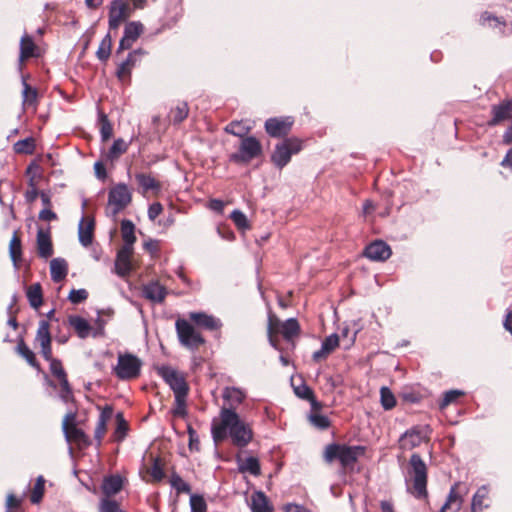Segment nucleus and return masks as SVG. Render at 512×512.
<instances>
[{
    "instance_id": "20e7f679",
    "label": "nucleus",
    "mask_w": 512,
    "mask_h": 512,
    "mask_svg": "<svg viewBox=\"0 0 512 512\" xmlns=\"http://www.w3.org/2000/svg\"><path fill=\"white\" fill-rule=\"evenodd\" d=\"M175 329L179 343L189 350H197L205 343L204 337L186 319H177Z\"/></svg>"
},
{
    "instance_id": "052dcab7",
    "label": "nucleus",
    "mask_w": 512,
    "mask_h": 512,
    "mask_svg": "<svg viewBox=\"0 0 512 512\" xmlns=\"http://www.w3.org/2000/svg\"><path fill=\"white\" fill-rule=\"evenodd\" d=\"M88 297V292L85 289L72 290L68 296V299L74 303L78 304L85 301Z\"/></svg>"
},
{
    "instance_id": "b1692460",
    "label": "nucleus",
    "mask_w": 512,
    "mask_h": 512,
    "mask_svg": "<svg viewBox=\"0 0 512 512\" xmlns=\"http://www.w3.org/2000/svg\"><path fill=\"white\" fill-rule=\"evenodd\" d=\"M37 250L42 258H48L53 254L51 237L48 231L39 229L37 232Z\"/></svg>"
},
{
    "instance_id": "7c9ffc66",
    "label": "nucleus",
    "mask_w": 512,
    "mask_h": 512,
    "mask_svg": "<svg viewBox=\"0 0 512 512\" xmlns=\"http://www.w3.org/2000/svg\"><path fill=\"white\" fill-rule=\"evenodd\" d=\"M489 489L486 485L481 486L472 497L471 511L482 512L488 505H484V500L488 497Z\"/></svg>"
},
{
    "instance_id": "2eb2a0df",
    "label": "nucleus",
    "mask_w": 512,
    "mask_h": 512,
    "mask_svg": "<svg viewBox=\"0 0 512 512\" xmlns=\"http://www.w3.org/2000/svg\"><path fill=\"white\" fill-rule=\"evenodd\" d=\"M293 125L291 117H274L265 122V130L271 137H282L289 133Z\"/></svg>"
},
{
    "instance_id": "a878e982",
    "label": "nucleus",
    "mask_w": 512,
    "mask_h": 512,
    "mask_svg": "<svg viewBox=\"0 0 512 512\" xmlns=\"http://www.w3.org/2000/svg\"><path fill=\"white\" fill-rule=\"evenodd\" d=\"M250 507H251L252 512H272L273 511V508L270 505L266 495L261 491L254 492L252 494Z\"/></svg>"
},
{
    "instance_id": "f257e3e1",
    "label": "nucleus",
    "mask_w": 512,
    "mask_h": 512,
    "mask_svg": "<svg viewBox=\"0 0 512 512\" xmlns=\"http://www.w3.org/2000/svg\"><path fill=\"white\" fill-rule=\"evenodd\" d=\"M211 434L215 443L230 437L232 443L240 448L247 446L253 438L250 424L233 409L220 410L219 417L212 420Z\"/></svg>"
},
{
    "instance_id": "cd10ccee",
    "label": "nucleus",
    "mask_w": 512,
    "mask_h": 512,
    "mask_svg": "<svg viewBox=\"0 0 512 512\" xmlns=\"http://www.w3.org/2000/svg\"><path fill=\"white\" fill-rule=\"evenodd\" d=\"M127 144L123 139H117L112 146L104 153L103 158L105 162L113 164L118 158L126 153Z\"/></svg>"
},
{
    "instance_id": "393cba45",
    "label": "nucleus",
    "mask_w": 512,
    "mask_h": 512,
    "mask_svg": "<svg viewBox=\"0 0 512 512\" xmlns=\"http://www.w3.org/2000/svg\"><path fill=\"white\" fill-rule=\"evenodd\" d=\"M144 296L153 302H162L166 296V289L158 282H151L143 287Z\"/></svg>"
},
{
    "instance_id": "c03bdc74",
    "label": "nucleus",
    "mask_w": 512,
    "mask_h": 512,
    "mask_svg": "<svg viewBox=\"0 0 512 512\" xmlns=\"http://www.w3.org/2000/svg\"><path fill=\"white\" fill-rule=\"evenodd\" d=\"M381 404L385 410H390L396 405V399L388 387L380 389Z\"/></svg>"
},
{
    "instance_id": "79ce46f5",
    "label": "nucleus",
    "mask_w": 512,
    "mask_h": 512,
    "mask_svg": "<svg viewBox=\"0 0 512 512\" xmlns=\"http://www.w3.org/2000/svg\"><path fill=\"white\" fill-rule=\"evenodd\" d=\"M45 479L43 476H39L36 479V483L32 489L30 500L34 504H38L44 495Z\"/></svg>"
},
{
    "instance_id": "72a5a7b5",
    "label": "nucleus",
    "mask_w": 512,
    "mask_h": 512,
    "mask_svg": "<svg viewBox=\"0 0 512 512\" xmlns=\"http://www.w3.org/2000/svg\"><path fill=\"white\" fill-rule=\"evenodd\" d=\"M9 253L12 261L14 262V265L17 267L18 263L21 260L22 256V246H21V240L19 236L17 235V232H15L10 240L9 243Z\"/></svg>"
},
{
    "instance_id": "603ef678",
    "label": "nucleus",
    "mask_w": 512,
    "mask_h": 512,
    "mask_svg": "<svg viewBox=\"0 0 512 512\" xmlns=\"http://www.w3.org/2000/svg\"><path fill=\"white\" fill-rule=\"evenodd\" d=\"M149 474L155 482H160L164 478V471L159 459H154L153 465L149 469Z\"/></svg>"
},
{
    "instance_id": "e2e57ef3",
    "label": "nucleus",
    "mask_w": 512,
    "mask_h": 512,
    "mask_svg": "<svg viewBox=\"0 0 512 512\" xmlns=\"http://www.w3.org/2000/svg\"><path fill=\"white\" fill-rule=\"evenodd\" d=\"M143 32V25L140 22H130V42L135 41Z\"/></svg>"
},
{
    "instance_id": "aec40b11",
    "label": "nucleus",
    "mask_w": 512,
    "mask_h": 512,
    "mask_svg": "<svg viewBox=\"0 0 512 512\" xmlns=\"http://www.w3.org/2000/svg\"><path fill=\"white\" fill-rule=\"evenodd\" d=\"M340 338L337 334H331L327 336L322 344L321 348L312 354V359L315 362L325 360L339 345Z\"/></svg>"
},
{
    "instance_id": "f8f14e48",
    "label": "nucleus",
    "mask_w": 512,
    "mask_h": 512,
    "mask_svg": "<svg viewBox=\"0 0 512 512\" xmlns=\"http://www.w3.org/2000/svg\"><path fill=\"white\" fill-rule=\"evenodd\" d=\"M121 234L123 246L117 252L115 260V273L126 279L128 277V220H121Z\"/></svg>"
},
{
    "instance_id": "4d7b16f0",
    "label": "nucleus",
    "mask_w": 512,
    "mask_h": 512,
    "mask_svg": "<svg viewBox=\"0 0 512 512\" xmlns=\"http://www.w3.org/2000/svg\"><path fill=\"white\" fill-rule=\"evenodd\" d=\"M100 125H101L100 132H101L102 140L106 141L112 136V126L109 123V121L105 115H101Z\"/></svg>"
},
{
    "instance_id": "dca6fc26",
    "label": "nucleus",
    "mask_w": 512,
    "mask_h": 512,
    "mask_svg": "<svg viewBox=\"0 0 512 512\" xmlns=\"http://www.w3.org/2000/svg\"><path fill=\"white\" fill-rule=\"evenodd\" d=\"M128 17V3L125 0H114L109 12V27L117 29Z\"/></svg>"
},
{
    "instance_id": "864d4df0",
    "label": "nucleus",
    "mask_w": 512,
    "mask_h": 512,
    "mask_svg": "<svg viewBox=\"0 0 512 512\" xmlns=\"http://www.w3.org/2000/svg\"><path fill=\"white\" fill-rule=\"evenodd\" d=\"M310 422L319 429H326L330 426L328 417L319 413L311 414Z\"/></svg>"
},
{
    "instance_id": "5701e85b",
    "label": "nucleus",
    "mask_w": 512,
    "mask_h": 512,
    "mask_svg": "<svg viewBox=\"0 0 512 512\" xmlns=\"http://www.w3.org/2000/svg\"><path fill=\"white\" fill-rule=\"evenodd\" d=\"M94 220L91 218H82L78 226L80 243L87 247L93 241Z\"/></svg>"
},
{
    "instance_id": "c756f323",
    "label": "nucleus",
    "mask_w": 512,
    "mask_h": 512,
    "mask_svg": "<svg viewBox=\"0 0 512 512\" xmlns=\"http://www.w3.org/2000/svg\"><path fill=\"white\" fill-rule=\"evenodd\" d=\"M69 323L73 327L77 335L82 339L88 337L92 330V327L90 326L88 321L80 316H70Z\"/></svg>"
},
{
    "instance_id": "4c0bfd02",
    "label": "nucleus",
    "mask_w": 512,
    "mask_h": 512,
    "mask_svg": "<svg viewBox=\"0 0 512 512\" xmlns=\"http://www.w3.org/2000/svg\"><path fill=\"white\" fill-rule=\"evenodd\" d=\"M136 179L144 193L149 191H157L159 189L158 183L150 175L139 174L136 176Z\"/></svg>"
},
{
    "instance_id": "6e6d98bb",
    "label": "nucleus",
    "mask_w": 512,
    "mask_h": 512,
    "mask_svg": "<svg viewBox=\"0 0 512 512\" xmlns=\"http://www.w3.org/2000/svg\"><path fill=\"white\" fill-rule=\"evenodd\" d=\"M14 147L18 153H32L34 150V142L32 139L20 140Z\"/></svg>"
},
{
    "instance_id": "bb28decb",
    "label": "nucleus",
    "mask_w": 512,
    "mask_h": 512,
    "mask_svg": "<svg viewBox=\"0 0 512 512\" xmlns=\"http://www.w3.org/2000/svg\"><path fill=\"white\" fill-rule=\"evenodd\" d=\"M51 278L54 282L62 281L68 273V264L62 258H55L50 262Z\"/></svg>"
},
{
    "instance_id": "7ed1b4c3",
    "label": "nucleus",
    "mask_w": 512,
    "mask_h": 512,
    "mask_svg": "<svg viewBox=\"0 0 512 512\" xmlns=\"http://www.w3.org/2000/svg\"><path fill=\"white\" fill-rule=\"evenodd\" d=\"M410 475L413 479V489L416 498H425L427 496V467L419 454L411 455Z\"/></svg>"
},
{
    "instance_id": "1a4fd4ad",
    "label": "nucleus",
    "mask_w": 512,
    "mask_h": 512,
    "mask_svg": "<svg viewBox=\"0 0 512 512\" xmlns=\"http://www.w3.org/2000/svg\"><path fill=\"white\" fill-rule=\"evenodd\" d=\"M158 374L170 386L174 395L187 396L188 385L180 372L170 366H161L158 368Z\"/></svg>"
},
{
    "instance_id": "49530a36",
    "label": "nucleus",
    "mask_w": 512,
    "mask_h": 512,
    "mask_svg": "<svg viewBox=\"0 0 512 512\" xmlns=\"http://www.w3.org/2000/svg\"><path fill=\"white\" fill-rule=\"evenodd\" d=\"M170 485L177 491V493H190L191 491L190 485L176 473L171 475Z\"/></svg>"
},
{
    "instance_id": "ea45409f",
    "label": "nucleus",
    "mask_w": 512,
    "mask_h": 512,
    "mask_svg": "<svg viewBox=\"0 0 512 512\" xmlns=\"http://www.w3.org/2000/svg\"><path fill=\"white\" fill-rule=\"evenodd\" d=\"M22 96L24 108H35L37 100V91L30 87L25 81L23 82Z\"/></svg>"
},
{
    "instance_id": "338daca9",
    "label": "nucleus",
    "mask_w": 512,
    "mask_h": 512,
    "mask_svg": "<svg viewBox=\"0 0 512 512\" xmlns=\"http://www.w3.org/2000/svg\"><path fill=\"white\" fill-rule=\"evenodd\" d=\"M144 248L151 255H155V254H157V252L159 250V242L157 240L149 239L144 242Z\"/></svg>"
},
{
    "instance_id": "2f4dec72",
    "label": "nucleus",
    "mask_w": 512,
    "mask_h": 512,
    "mask_svg": "<svg viewBox=\"0 0 512 512\" xmlns=\"http://www.w3.org/2000/svg\"><path fill=\"white\" fill-rule=\"evenodd\" d=\"M36 45L29 35L25 34L20 41V61L35 56Z\"/></svg>"
},
{
    "instance_id": "c85d7f7f",
    "label": "nucleus",
    "mask_w": 512,
    "mask_h": 512,
    "mask_svg": "<svg viewBox=\"0 0 512 512\" xmlns=\"http://www.w3.org/2000/svg\"><path fill=\"white\" fill-rule=\"evenodd\" d=\"M123 480L117 475H113L104 479L102 484V491L109 499L110 496L115 495L122 489Z\"/></svg>"
},
{
    "instance_id": "39448f33",
    "label": "nucleus",
    "mask_w": 512,
    "mask_h": 512,
    "mask_svg": "<svg viewBox=\"0 0 512 512\" xmlns=\"http://www.w3.org/2000/svg\"><path fill=\"white\" fill-rule=\"evenodd\" d=\"M278 329H280L281 334L286 340H291L294 336H297L300 331L299 324L295 318H289L283 323H280L274 315H270L268 320L269 343L277 350L279 348L273 338V334L276 333Z\"/></svg>"
},
{
    "instance_id": "a211bd4d",
    "label": "nucleus",
    "mask_w": 512,
    "mask_h": 512,
    "mask_svg": "<svg viewBox=\"0 0 512 512\" xmlns=\"http://www.w3.org/2000/svg\"><path fill=\"white\" fill-rule=\"evenodd\" d=\"M188 316L196 326L205 330H218L222 325L219 319L205 312H190Z\"/></svg>"
},
{
    "instance_id": "9b49d317",
    "label": "nucleus",
    "mask_w": 512,
    "mask_h": 512,
    "mask_svg": "<svg viewBox=\"0 0 512 512\" xmlns=\"http://www.w3.org/2000/svg\"><path fill=\"white\" fill-rule=\"evenodd\" d=\"M469 488L462 482H456L450 488L447 499L440 509V512H458L460 511L465 496L468 494Z\"/></svg>"
},
{
    "instance_id": "680f3d73",
    "label": "nucleus",
    "mask_w": 512,
    "mask_h": 512,
    "mask_svg": "<svg viewBox=\"0 0 512 512\" xmlns=\"http://www.w3.org/2000/svg\"><path fill=\"white\" fill-rule=\"evenodd\" d=\"M141 362L140 360L130 354V378L137 377L140 373Z\"/></svg>"
},
{
    "instance_id": "09e8293b",
    "label": "nucleus",
    "mask_w": 512,
    "mask_h": 512,
    "mask_svg": "<svg viewBox=\"0 0 512 512\" xmlns=\"http://www.w3.org/2000/svg\"><path fill=\"white\" fill-rule=\"evenodd\" d=\"M115 373L123 380L128 379V354L119 356L118 365L115 367Z\"/></svg>"
},
{
    "instance_id": "f3484780",
    "label": "nucleus",
    "mask_w": 512,
    "mask_h": 512,
    "mask_svg": "<svg viewBox=\"0 0 512 512\" xmlns=\"http://www.w3.org/2000/svg\"><path fill=\"white\" fill-rule=\"evenodd\" d=\"M36 341L40 344L41 354L44 359H50V355L52 354L50 325L45 320L39 322Z\"/></svg>"
},
{
    "instance_id": "ddd939ff",
    "label": "nucleus",
    "mask_w": 512,
    "mask_h": 512,
    "mask_svg": "<svg viewBox=\"0 0 512 512\" xmlns=\"http://www.w3.org/2000/svg\"><path fill=\"white\" fill-rule=\"evenodd\" d=\"M62 429L68 442H74L77 445L88 444L87 436L76 425V415L74 413L70 412L65 415Z\"/></svg>"
},
{
    "instance_id": "58836bf2",
    "label": "nucleus",
    "mask_w": 512,
    "mask_h": 512,
    "mask_svg": "<svg viewBox=\"0 0 512 512\" xmlns=\"http://www.w3.org/2000/svg\"><path fill=\"white\" fill-rule=\"evenodd\" d=\"M239 470L241 472H249L250 474L257 476L260 474V464L257 458L247 457L244 461L239 464Z\"/></svg>"
},
{
    "instance_id": "13d9d810",
    "label": "nucleus",
    "mask_w": 512,
    "mask_h": 512,
    "mask_svg": "<svg viewBox=\"0 0 512 512\" xmlns=\"http://www.w3.org/2000/svg\"><path fill=\"white\" fill-rule=\"evenodd\" d=\"M186 396L175 395V407L173 409V414L175 416L183 417L186 414Z\"/></svg>"
},
{
    "instance_id": "3c124183",
    "label": "nucleus",
    "mask_w": 512,
    "mask_h": 512,
    "mask_svg": "<svg viewBox=\"0 0 512 512\" xmlns=\"http://www.w3.org/2000/svg\"><path fill=\"white\" fill-rule=\"evenodd\" d=\"M116 418H117L118 425H117V428L115 429L113 437L116 441H121L125 437L126 421H125L123 413H118Z\"/></svg>"
},
{
    "instance_id": "0eeeda50",
    "label": "nucleus",
    "mask_w": 512,
    "mask_h": 512,
    "mask_svg": "<svg viewBox=\"0 0 512 512\" xmlns=\"http://www.w3.org/2000/svg\"><path fill=\"white\" fill-rule=\"evenodd\" d=\"M429 426H413L399 438L398 445L403 451L412 450L429 439Z\"/></svg>"
},
{
    "instance_id": "4be33fe9",
    "label": "nucleus",
    "mask_w": 512,
    "mask_h": 512,
    "mask_svg": "<svg viewBox=\"0 0 512 512\" xmlns=\"http://www.w3.org/2000/svg\"><path fill=\"white\" fill-rule=\"evenodd\" d=\"M492 119L491 125H496L502 121L509 120L512 118V100L503 101L499 105L492 107Z\"/></svg>"
},
{
    "instance_id": "de8ad7c7",
    "label": "nucleus",
    "mask_w": 512,
    "mask_h": 512,
    "mask_svg": "<svg viewBox=\"0 0 512 512\" xmlns=\"http://www.w3.org/2000/svg\"><path fill=\"white\" fill-rule=\"evenodd\" d=\"M188 106L186 103H181L177 105L174 109L170 112V119L174 123H180L182 122L188 115Z\"/></svg>"
},
{
    "instance_id": "0e129e2a",
    "label": "nucleus",
    "mask_w": 512,
    "mask_h": 512,
    "mask_svg": "<svg viewBox=\"0 0 512 512\" xmlns=\"http://www.w3.org/2000/svg\"><path fill=\"white\" fill-rule=\"evenodd\" d=\"M162 212V205L160 203H153L148 208V217L150 220H155Z\"/></svg>"
},
{
    "instance_id": "4468645a",
    "label": "nucleus",
    "mask_w": 512,
    "mask_h": 512,
    "mask_svg": "<svg viewBox=\"0 0 512 512\" xmlns=\"http://www.w3.org/2000/svg\"><path fill=\"white\" fill-rule=\"evenodd\" d=\"M45 360L50 362L51 374L59 381L60 397L66 402L69 401L72 391L61 361L53 358L52 354L50 355V359Z\"/></svg>"
},
{
    "instance_id": "69168bd1",
    "label": "nucleus",
    "mask_w": 512,
    "mask_h": 512,
    "mask_svg": "<svg viewBox=\"0 0 512 512\" xmlns=\"http://www.w3.org/2000/svg\"><path fill=\"white\" fill-rule=\"evenodd\" d=\"M295 393L297 396H299L300 398L302 399H310L313 395V392L312 390L306 386V385H302L300 387H296L295 388Z\"/></svg>"
},
{
    "instance_id": "37998d69",
    "label": "nucleus",
    "mask_w": 512,
    "mask_h": 512,
    "mask_svg": "<svg viewBox=\"0 0 512 512\" xmlns=\"http://www.w3.org/2000/svg\"><path fill=\"white\" fill-rule=\"evenodd\" d=\"M230 218L238 229L243 231L250 229V223L242 211L238 209L233 210L230 214Z\"/></svg>"
},
{
    "instance_id": "6e6552de",
    "label": "nucleus",
    "mask_w": 512,
    "mask_h": 512,
    "mask_svg": "<svg viewBox=\"0 0 512 512\" xmlns=\"http://www.w3.org/2000/svg\"><path fill=\"white\" fill-rule=\"evenodd\" d=\"M262 153L261 143L253 136L241 139L239 150L230 156V160L238 163H248Z\"/></svg>"
},
{
    "instance_id": "f03ea898",
    "label": "nucleus",
    "mask_w": 512,
    "mask_h": 512,
    "mask_svg": "<svg viewBox=\"0 0 512 512\" xmlns=\"http://www.w3.org/2000/svg\"><path fill=\"white\" fill-rule=\"evenodd\" d=\"M363 452L364 448L361 446L330 444L325 448L324 459L329 463L338 460L346 468L353 465Z\"/></svg>"
},
{
    "instance_id": "a18cd8bd",
    "label": "nucleus",
    "mask_w": 512,
    "mask_h": 512,
    "mask_svg": "<svg viewBox=\"0 0 512 512\" xmlns=\"http://www.w3.org/2000/svg\"><path fill=\"white\" fill-rule=\"evenodd\" d=\"M27 175L29 177V186H37L42 178L41 168L38 164L32 163L27 168Z\"/></svg>"
},
{
    "instance_id": "9d476101",
    "label": "nucleus",
    "mask_w": 512,
    "mask_h": 512,
    "mask_svg": "<svg viewBox=\"0 0 512 512\" xmlns=\"http://www.w3.org/2000/svg\"><path fill=\"white\" fill-rule=\"evenodd\" d=\"M128 204V188L124 184L112 188L109 193L107 213L114 220L118 214L123 211Z\"/></svg>"
},
{
    "instance_id": "774afa93",
    "label": "nucleus",
    "mask_w": 512,
    "mask_h": 512,
    "mask_svg": "<svg viewBox=\"0 0 512 512\" xmlns=\"http://www.w3.org/2000/svg\"><path fill=\"white\" fill-rule=\"evenodd\" d=\"M117 76H118L119 80H121L122 82H125V80L128 77V60L123 61L120 64V66L117 70Z\"/></svg>"
},
{
    "instance_id": "8fccbe9b",
    "label": "nucleus",
    "mask_w": 512,
    "mask_h": 512,
    "mask_svg": "<svg viewBox=\"0 0 512 512\" xmlns=\"http://www.w3.org/2000/svg\"><path fill=\"white\" fill-rule=\"evenodd\" d=\"M191 512H206L207 504L200 495L193 494L190 496Z\"/></svg>"
},
{
    "instance_id": "6ab92c4d",
    "label": "nucleus",
    "mask_w": 512,
    "mask_h": 512,
    "mask_svg": "<svg viewBox=\"0 0 512 512\" xmlns=\"http://www.w3.org/2000/svg\"><path fill=\"white\" fill-rule=\"evenodd\" d=\"M364 255L373 261H385L390 257L391 249L385 242L377 240L365 248Z\"/></svg>"
},
{
    "instance_id": "5fc2aeb1",
    "label": "nucleus",
    "mask_w": 512,
    "mask_h": 512,
    "mask_svg": "<svg viewBox=\"0 0 512 512\" xmlns=\"http://www.w3.org/2000/svg\"><path fill=\"white\" fill-rule=\"evenodd\" d=\"M463 395L460 390H450L444 394L442 401L439 404L440 409H444L450 403L454 402L459 396Z\"/></svg>"
},
{
    "instance_id": "423d86ee",
    "label": "nucleus",
    "mask_w": 512,
    "mask_h": 512,
    "mask_svg": "<svg viewBox=\"0 0 512 512\" xmlns=\"http://www.w3.org/2000/svg\"><path fill=\"white\" fill-rule=\"evenodd\" d=\"M301 150V141L296 138H288L277 144L271 160L276 167L282 169L286 166L293 154L298 153Z\"/></svg>"
},
{
    "instance_id": "a19ab883",
    "label": "nucleus",
    "mask_w": 512,
    "mask_h": 512,
    "mask_svg": "<svg viewBox=\"0 0 512 512\" xmlns=\"http://www.w3.org/2000/svg\"><path fill=\"white\" fill-rule=\"evenodd\" d=\"M17 352L32 366L35 368H39V364L36 361L35 354L32 350L21 341L17 346Z\"/></svg>"
},
{
    "instance_id": "c9c22d12",
    "label": "nucleus",
    "mask_w": 512,
    "mask_h": 512,
    "mask_svg": "<svg viewBox=\"0 0 512 512\" xmlns=\"http://www.w3.org/2000/svg\"><path fill=\"white\" fill-rule=\"evenodd\" d=\"M250 126L241 121H233L225 127V131L243 139L250 131Z\"/></svg>"
},
{
    "instance_id": "f704fd0d",
    "label": "nucleus",
    "mask_w": 512,
    "mask_h": 512,
    "mask_svg": "<svg viewBox=\"0 0 512 512\" xmlns=\"http://www.w3.org/2000/svg\"><path fill=\"white\" fill-rule=\"evenodd\" d=\"M27 298L33 308H39L42 305V289L39 283H35L28 287Z\"/></svg>"
},
{
    "instance_id": "bf43d9fd",
    "label": "nucleus",
    "mask_w": 512,
    "mask_h": 512,
    "mask_svg": "<svg viewBox=\"0 0 512 512\" xmlns=\"http://www.w3.org/2000/svg\"><path fill=\"white\" fill-rule=\"evenodd\" d=\"M100 512H124L119 508L117 502L104 498L100 504Z\"/></svg>"
},
{
    "instance_id": "412c9836",
    "label": "nucleus",
    "mask_w": 512,
    "mask_h": 512,
    "mask_svg": "<svg viewBox=\"0 0 512 512\" xmlns=\"http://www.w3.org/2000/svg\"><path fill=\"white\" fill-rule=\"evenodd\" d=\"M222 397L226 401L227 406H223L221 409H233L236 411V408L244 401L246 394L240 388L225 387Z\"/></svg>"
},
{
    "instance_id": "e433bc0d",
    "label": "nucleus",
    "mask_w": 512,
    "mask_h": 512,
    "mask_svg": "<svg viewBox=\"0 0 512 512\" xmlns=\"http://www.w3.org/2000/svg\"><path fill=\"white\" fill-rule=\"evenodd\" d=\"M112 48V39L109 34H107L99 44V47L96 52V56L100 61H106L110 57Z\"/></svg>"
},
{
    "instance_id": "473e14b6",
    "label": "nucleus",
    "mask_w": 512,
    "mask_h": 512,
    "mask_svg": "<svg viewBox=\"0 0 512 512\" xmlns=\"http://www.w3.org/2000/svg\"><path fill=\"white\" fill-rule=\"evenodd\" d=\"M112 413V409L110 407H106L100 414L97 426L95 428V438L99 443L106 433L107 421L111 418Z\"/></svg>"
}]
</instances>
